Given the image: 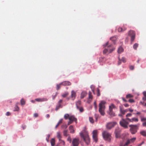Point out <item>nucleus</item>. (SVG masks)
I'll use <instances>...</instances> for the list:
<instances>
[{
    "label": "nucleus",
    "mask_w": 146,
    "mask_h": 146,
    "mask_svg": "<svg viewBox=\"0 0 146 146\" xmlns=\"http://www.w3.org/2000/svg\"><path fill=\"white\" fill-rule=\"evenodd\" d=\"M80 135L86 144L88 145L90 143V140L88 132L86 130H84L83 132L80 133Z\"/></svg>",
    "instance_id": "f257e3e1"
},
{
    "label": "nucleus",
    "mask_w": 146,
    "mask_h": 146,
    "mask_svg": "<svg viewBox=\"0 0 146 146\" xmlns=\"http://www.w3.org/2000/svg\"><path fill=\"white\" fill-rule=\"evenodd\" d=\"M106 103V102L105 101H102L99 104V112L102 115H104L105 114L104 110L105 109Z\"/></svg>",
    "instance_id": "f03ea898"
},
{
    "label": "nucleus",
    "mask_w": 146,
    "mask_h": 146,
    "mask_svg": "<svg viewBox=\"0 0 146 146\" xmlns=\"http://www.w3.org/2000/svg\"><path fill=\"white\" fill-rule=\"evenodd\" d=\"M103 137L104 140L108 141H110L111 136V134L106 131H104L102 133Z\"/></svg>",
    "instance_id": "7ed1b4c3"
},
{
    "label": "nucleus",
    "mask_w": 146,
    "mask_h": 146,
    "mask_svg": "<svg viewBox=\"0 0 146 146\" xmlns=\"http://www.w3.org/2000/svg\"><path fill=\"white\" fill-rule=\"evenodd\" d=\"M104 47L107 46L109 53H111L115 49V47L112 45H109V42H107L106 44L104 45Z\"/></svg>",
    "instance_id": "20e7f679"
},
{
    "label": "nucleus",
    "mask_w": 146,
    "mask_h": 146,
    "mask_svg": "<svg viewBox=\"0 0 146 146\" xmlns=\"http://www.w3.org/2000/svg\"><path fill=\"white\" fill-rule=\"evenodd\" d=\"M127 120L126 119H122V120L120 121L119 123L120 125L122 127L126 128L128 127V122L126 121Z\"/></svg>",
    "instance_id": "39448f33"
},
{
    "label": "nucleus",
    "mask_w": 146,
    "mask_h": 146,
    "mask_svg": "<svg viewBox=\"0 0 146 146\" xmlns=\"http://www.w3.org/2000/svg\"><path fill=\"white\" fill-rule=\"evenodd\" d=\"M129 126L131 127L130 130L131 133L133 134H135L137 132V125H130Z\"/></svg>",
    "instance_id": "423d86ee"
},
{
    "label": "nucleus",
    "mask_w": 146,
    "mask_h": 146,
    "mask_svg": "<svg viewBox=\"0 0 146 146\" xmlns=\"http://www.w3.org/2000/svg\"><path fill=\"white\" fill-rule=\"evenodd\" d=\"M79 144V138H74L72 141V145L73 146H78Z\"/></svg>",
    "instance_id": "0eeeda50"
},
{
    "label": "nucleus",
    "mask_w": 146,
    "mask_h": 146,
    "mask_svg": "<svg viewBox=\"0 0 146 146\" xmlns=\"http://www.w3.org/2000/svg\"><path fill=\"white\" fill-rule=\"evenodd\" d=\"M92 133L93 138L94 140L96 142L98 140L97 138L98 131L97 130H94L93 131Z\"/></svg>",
    "instance_id": "6e6552de"
},
{
    "label": "nucleus",
    "mask_w": 146,
    "mask_h": 146,
    "mask_svg": "<svg viewBox=\"0 0 146 146\" xmlns=\"http://www.w3.org/2000/svg\"><path fill=\"white\" fill-rule=\"evenodd\" d=\"M116 124V123L115 122H112L108 123L107 125V128L108 129H110Z\"/></svg>",
    "instance_id": "1a4fd4ad"
},
{
    "label": "nucleus",
    "mask_w": 146,
    "mask_h": 146,
    "mask_svg": "<svg viewBox=\"0 0 146 146\" xmlns=\"http://www.w3.org/2000/svg\"><path fill=\"white\" fill-rule=\"evenodd\" d=\"M121 130L118 127L116 128L115 131V133L116 138H118L120 136Z\"/></svg>",
    "instance_id": "9d476101"
},
{
    "label": "nucleus",
    "mask_w": 146,
    "mask_h": 146,
    "mask_svg": "<svg viewBox=\"0 0 146 146\" xmlns=\"http://www.w3.org/2000/svg\"><path fill=\"white\" fill-rule=\"evenodd\" d=\"M93 98V96L92 94V93L89 92L88 94V102L90 103Z\"/></svg>",
    "instance_id": "9b49d317"
},
{
    "label": "nucleus",
    "mask_w": 146,
    "mask_h": 146,
    "mask_svg": "<svg viewBox=\"0 0 146 146\" xmlns=\"http://www.w3.org/2000/svg\"><path fill=\"white\" fill-rule=\"evenodd\" d=\"M141 121L143 122L142 126L146 127V118L141 117Z\"/></svg>",
    "instance_id": "f8f14e48"
},
{
    "label": "nucleus",
    "mask_w": 146,
    "mask_h": 146,
    "mask_svg": "<svg viewBox=\"0 0 146 146\" xmlns=\"http://www.w3.org/2000/svg\"><path fill=\"white\" fill-rule=\"evenodd\" d=\"M120 111L121 113L123 115H124L126 112V110L124 109L123 107L122 106H121L119 107Z\"/></svg>",
    "instance_id": "ddd939ff"
},
{
    "label": "nucleus",
    "mask_w": 146,
    "mask_h": 146,
    "mask_svg": "<svg viewBox=\"0 0 146 146\" xmlns=\"http://www.w3.org/2000/svg\"><path fill=\"white\" fill-rule=\"evenodd\" d=\"M35 100L38 102H42L46 101L47 100V99L46 98H38L35 99Z\"/></svg>",
    "instance_id": "4468645a"
},
{
    "label": "nucleus",
    "mask_w": 146,
    "mask_h": 146,
    "mask_svg": "<svg viewBox=\"0 0 146 146\" xmlns=\"http://www.w3.org/2000/svg\"><path fill=\"white\" fill-rule=\"evenodd\" d=\"M62 85L64 86H70L71 84V83L69 81H65L63 82L62 83Z\"/></svg>",
    "instance_id": "2eb2a0df"
},
{
    "label": "nucleus",
    "mask_w": 146,
    "mask_h": 146,
    "mask_svg": "<svg viewBox=\"0 0 146 146\" xmlns=\"http://www.w3.org/2000/svg\"><path fill=\"white\" fill-rule=\"evenodd\" d=\"M69 120L71 121L72 122L74 121H75L76 122L77 119L75 118L74 116L73 115L70 116V117H69Z\"/></svg>",
    "instance_id": "dca6fc26"
},
{
    "label": "nucleus",
    "mask_w": 146,
    "mask_h": 146,
    "mask_svg": "<svg viewBox=\"0 0 146 146\" xmlns=\"http://www.w3.org/2000/svg\"><path fill=\"white\" fill-rule=\"evenodd\" d=\"M126 119L129 121L132 122L133 121H135L137 122L138 121V119L137 118H133L131 119H129V118H127Z\"/></svg>",
    "instance_id": "f3484780"
},
{
    "label": "nucleus",
    "mask_w": 146,
    "mask_h": 146,
    "mask_svg": "<svg viewBox=\"0 0 146 146\" xmlns=\"http://www.w3.org/2000/svg\"><path fill=\"white\" fill-rule=\"evenodd\" d=\"M76 92L74 91H72L71 92V98H72L73 100L76 97Z\"/></svg>",
    "instance_id": "a211bd4d"
},
{
    "label": "nucleus",
    "mask_w": 146,
    "mask_h": 146,
    "mask_svg": "<svg viewBox=\"0 0 146 146\" xmlns=\"http://www.w3.org/2000/svg\"><path fill=\"white\" fill-rule=\"evenodd\" d=\"M86 94L87 93L86 92H82L81 94L80 98L81 99L83 98L86 96Z\"/></svg>",
    "instance_id": "6ab92c4d"
},
{
    "label": "nucleus",
    "mask_w": 146,
    "mask_h": 146,
    "mask_svg": "<svg viewBox=\"0 0 146 146\" xmlns=\"http://www.w3.org/2000/svg\"><path fill=\"white\" fill-rule=\"evenodd\" d=\"M126 29V28L125 27L123 28L121 27L119 28L118 29V31L119 32H122Z\"/></svg>",
    "instance_id": "aec40b11"
},
{
    "label": "nucleus",
    "mask_w": 146,
    "mask_h": 146,
    "mask_svg": "<svg viewBox=\"0 0 146 146\" xmlns=\"http://www.w3.org/2000/svg\"><path fill=\"white\" fill-rule=\"evenodd\" d=\"M69 129L70 131V133H74V127L72 125H70L69 126Z\"/></svg>",
    "instance_id": "412c9836"
},
{
    "label": "nucleus",
    "mask_w": 146,
    "mask_h": 146,
    "mask_svg": "<svg viewBox=\"0 0 146 146\" xmlns=\"http://www.w3.org/2000/svg\"><path fill=\"white\" fill-rule=\"evenodd\" d=\"M129 35L131 36L132 35H135V31H134L130 30L129 32Z\"/></svg>",
    "instance_id": "4be33fe9"
},
{
    "label": "nucleus",
    "mask_w": 146,
    "mask_h": 146,
    "mask_svg": "<svg viewBox=\"0 0 146 146\" xmlns=\"http://www.w3.org/2000/svg\"><path fill=\"white\" fill-rule=\"evenodd\" d=\"M123 49L121 47H120L118 48L117 50V52L118 53L120 54L123 52Z\"/></svg>",
    "instance_id": "5701e85b"
},
{
    "label": "nucleus",
    "mask_w": 146,
    "mask_h": 146,
    "mask_svg": "<svg viewBox=\"0 0 146 146\" xmlns=\"http://www.w3.org/2000/svg\"><path fill=\"white\" fill-rule=\"evenodd\" d=\"M50 143L52 146H54L55 144V140L54 138L52 139L50 141Z\"/></svg>",
    "instance_id": "b1692460"
},
{
    "label": "nucleus",
    "mask_w": 146,
    "mask_h": 146,
    "mask_svg": "<svg viewBox=\"0 0 146 146\" xmlns=\"http://www.w3.org/2000/svg\"><path fill=\"white\" fill-rule=\"evenodd\" d=\"M117 36H115L111 37L110 38V39L113 42H115L117 39Z\"/></svg>",
    "instance_id": "393cba45"
},
{
    "label": "nucleus",
    "mask_w": 146,
    "mask_h": 146,
    "mask_svg": "<svg viewBox=\"0 0 146 146\" xmlns=\"http://www.w3.org/2000/svg\"><path fill=\"white\" fill-rule=\"evenodd\" d=\"M57 137L58 139L59 140H60L62 136L60 132H58L57 133Z\"/></svg>",
    "instance_id": "a878e982"
},
{
    "label": "nucleus",
    "mask_w": 146,
    "mask_h": 146,
    "mask_svg": "<svg viewBox=\"0 0 146 146\" xmlns=\"http://www.w3.org/2000/svg\"><path fill=\"white\" fill-rule=\"evenodd\" d=\"M140 134L143 136L146 137V131L143 130L140 132Z\"/></svg>",
    "instance_id": "bb28decb"
},
{
    "label": "nucleus",
    "mask_w": 146,
    "mask_h": 146,
    "mask_svg": "<svg viewBox=\"0 0 146 146\" xmlns=\"http://www.w3.org/2000/svg\"><path fill=\"white\" fill-rule=\"evenodd\" d=\"M109 114L111 117H113L115 116V113L113 111H109Z\"/></svg>",
    "instance_id": "cd10ccee"
},
{
    "label": "nucleus",
    "mask_w": 146,
    "mask_h": 146,
    "mask_svg": "<svg viewBox=\"0 0 146 146\" xmlns=\"http://www.w3.org/2000/svg\"><path fill=\"white\" fill-rule=\"evenodd\" d=\"M115 108V106L113 104H111L109 106V111H112V109Z\"/></svg>",
    "instance_id": "c85d7f7f"
},
{
    "label": "nucleus",
    "mask_w": 146,
    "mask_h": 146,
    "mask_svg": "<svg viewBox=\"0 0 146 146\" xmlns=\"http://www.w3.org/2000/svg\"><path fill=\"white\" fill-rule=\"evenodd\" d=\"M21 104L22 105H23L25 104V102L23 98H22L20 101Z\"/></svg>",
    "instance_id": "c756f323"
},
{
    "label": "nucleus",
    "mask_w": 146,
    "mask_h": 146,
    "mask_svg": "<svg viewBox=\"0 0 146 146\" xmlns=\"http://www.w3.org/2000/svg\"><path fill=\"white\" fill-rule=\"evenodd\" d=\"M133 96L130 94H129L126 96V98L128 99L129 98H133Z\"/></svg>",
    "instance_id": "7c9ffc66"
},
{
    "label": "nucleus",
    "mask_w": 146,
    "mask_h": 146,
    "mask_svg": "<svg viewBox=\"0 0 146 146\" xmlns=\"http://www.w3.org/2000/svg\"><path fill=\"white\" fill-rule=\"evenodd\" d=\"M62 107L61 105V104H58L57 105L55 110L56 111L58 110L60 108Z\"/></svg>",
    "instance_id": "2f4dec72"
},
{
    "label": "nucleus",
    "mask_w": 146,
    "mask_h": 146,
    "mask_svg": "<svg viewBox=\"0 0 146 146\" xmlns=\"http://www.w3.org/2000/svg\"><path fill=\"white\" fill-rule=\"evenodd\" d=\"M64 135L65 136H67L68 135V134L67 130H64L63 131Z\"/></svg>",
    "instance_id": "473e14b6"
},
{
    "label": "nucleus",
    "mask_w": 146,
    "mask_h": 146,
    "mask_svg": "<svg viewBox=\"0 0 146 146\" xmlns=\"http://www.w3.org/2000/svg\"><path fill=\"white\" fill-rule=\"evenodd\" d=\"M81 104V101H78L76 103V105L77 108H79V106Z\"/></svg>",
    "instance_id": "72a5a7b5"
},
{
    "label": "nucleus",
    "mask_w": 146,
    "mask_h": 146,
    "mask_svg": "<svg viewBox=\"0 0 146 146\" xmlns=\"http://www.w3.org/2000/svg\"><path fill=\"white\" fill-rule=\"evenodd\" d=\"M59 141L60 142V143L61 144V145H65V143L64 141L60 139V140H59Z\"/></svg>",
    "instance_id": "f704fd0d"
},
{
    "label": "nucleus",
    "mask_w": 146,
    "mask_h": 146,
    "mask_svg": "<svg viewBox=\"0 0 146 146\" xmlns=\"http://www.w3.org/2000/svg\"><path fill=\"white\" fill-rule=\"evenodd\" d=\"M69 115L68 114H66L64 116V117L65 119H69V117H70Z\"/></svg>",
    "instance_id": "c9c22d12"
},
{
    "label": "nucleus",
    "mask_w": 146,
    "mask_h": 146,
    "mask_svg": "<svg viewBox=\"0 0 146 146\" xmlns=\"http://www.w3.org/2000/svg\"><path fill=\"white\" fill-rule=\"evenodd\" d=\"M61 85H62V84L61 83H60L59 84H57L56 85V90H58L60 88L61 86Z\"/></svg>",
    "instance_id": "e433bc0d"
},
{
    "label": "nucleus",
    "mask_w": 146,
    "mask_h": 146,
    "mask_svg": "<svg viewBox=\"0 0 146 146\" xmlns=\"http://www.w3.org/2000/svg\"><path fill=\"white\" fill-rule=\"evenodd\" d=\"M138 46V44L137 43L135 44L133 46V48L135 50L137 49V48Z\"/></svg>",
    "instance_id": "4c0bfd02"
},
{
    "label": "nucleus",
    "mask_w": 146,
    "mask_h": 146,
    "mask_svg": "<svg viewBox=\"0 0 146 146\" xmlns=\"http://www.w3.org/2000/svg\"><path fill=\"white\" fill-rule=\"evenodd\" d=\"M131 42H133L135 38V35H132L131 36Z\"/></svg>",
    "instance_id": "58836bf2"
},
{
    "label": "nucleus",
    "mask_w": 146,
    "mask_h": 146,
    "mask_svg": "<svg viewBox=\"0 0 146 146\" xmlns=\"http://www.w3.org/2000/svg\"><path fill=\"white\" fill-rule=\"evenodd\" d=\"M19 107L17 105H16L15 107V110L14 111H19Z\"/></svg>",
    "instance_id": "ea45409f"
},
{
    "label": "nucleus",
    "mask_w": 146,
    "mask_h": 146,
    "mask_svg": "<svg viewBox=\"0 0 146 146\" xmlns=\"http://www.w3.org/2000/svg\"><path fill=\"white\" fill-rule=\"evenodd\" d=\"M81 112H82L84 111V109L82 107H79V108H77Z\"/></svg>",
    "instance_id": "a19ab883"
},
{
    "label": "nucleus",
    "mask_w": 146,
    "mask_h": 146,
    "mask_svg": "<svg viewBox=\"0 0 146 146\" xmlns=\"http://www.w3.org/2000/svg\"><path fill=\"white\" fill-rule=\"evenodd\" d=\"M136 137H134L130 139V140L131 143H133L136 140Z\"/></svg>",
    "instance_id": "79ce46f5"
},
{
    "label": "nucleus",
    "mask_w": 146,
    "mask_h": 146,
    "mask_svg": "<svg viewBox=\"0 0 146 146\" xmlns=\"http://www.w3.org/2000/svg\"><path fill=\"white\" fill-rule=\"evenodd\" d=\"M89 120L90 122H91L92 123H93L94 122V120L92 117H89Z\"/></svg>",
    "instance_id": "37998d69"
},
{
    "label": "nucleus",
    "mask_w": 146,
    "mask_h": 146,
    "mask_svg": "<svg viewBox=\"0 0 146 146\" xmlns=\"http://www.w3.org/2000/svg\"><path fill=\"white\" fill-rule=\"evenodd\" d=\"M67 127V125L66 124H64L62 125L61 127L63 129H66Z\"/></svg>",
    "instance_id": "c03bdc74"
},
{
    "label": "nucleus",
    "mask_w": 146,
    "mask_h": 146,
    "mask_svg": "<svg viewBox=\"0 0 146 146\" xmlns=\"http://www.w3.org/2000/svg\"><path fill=\"white\" fill-rule=\"evenodd\" d=\"M90 88L92 89V91L93 92V93L94 94V86L92 85V86H91Z\"/></svg>",
    "instance_id": "a18cd8bd"
},
{
    "label": "nucleus",
    "mask_w": 146,
    "mask_h": 146,
    "mask_svg": "<svg viewBox=\"0 0 146 146\" xmlns=\"http://www.w3.org/2000/svg\"><path fill=\"white\" fill-rule=\"evenodd\" d=\"M50 135L49 134H48L47 135V137L46 138V140L47 142H49V139L50 137Z\"/></svg>",
    "instance_id": "49530a36"
},
{
    "label": "nucleus",
    "mask_w": 146,
    "mask_h": 146,
    "mask_svg": "<svg viewBox=\"0 0 146 146\" xmlns=\"http://www.w3.org/2000/svg\"><path fill=\"white\" fill-rule=\"evenodd\" d=\"M108 52V48L107 49H105L103 50V53L104 54H106L107 52Z\"/></svg>",
    "instance_id": "de8ad7c7"
},
{
    "label": "nucleus",
    "mask_w": 146,
    "mask_h": 146,
    "mask_svg": "<svg viewBox=\"0 0 146 146\" xmlns=\"http://www.w3.org/2000/svg\"><path fill=\"white\" fill-rule=\"evenodd\" d=\"M121 60L123 62H126V60L125 58L123 57L122 58Z\"/></svg>",
    "instance_id": "09e8293b"
},
{
    "label": "nucleus",
    "mask_w": 146,
    "mask_h": 146,
    "mask_svg": "<svg viewBox=\"0 0 146 146\" xmlns=\"http://www.w3.org/2000/svg\"><path fill=\"white\" fill-rule=\"evenodd\" d=\"M68 95V94L67 93H66L63 94L62 95V96L63 97H65Z\"/></svg>",
    "instance_id": "8fccbe9b"
},
{
    "label": "nucleus",
    "mask_w": 146,
    "mask_h": 146,
    "mask_svg": "<svg viewBox=\"0 0 146 146\" xmlns=\"http://www.w3.org/2000/svg\"><path fill=\"white\" fill-rule=\"evenodd\" d=\"M67 140L68 141H69L70 143L71 142L72 140L70 136L68 137Z\"/></svg>",
    "instance_id": "3c124183"
},
{
    "label": "nucleus",
    "mask_w": 146,
    "mask_h": 146,
    "mask_svg": "<svg viewBox=\"0 0 146 146\" xmlns=\"http://www.w3.org/2000/svg\"><path fill=\"white\" fill-rule=\"evenodd\" d=\"M98 115L97 114H95V118L96 121H97L98 118Z\"/></svg>",
    "instance_id": "603ef678"
},
{
    "label": "nucleus",
    "mask_w": 146,
    "mask_h": 146,
    "mask_svg": "<svg viewBox=\"0 0 146 146\" xmlns=\"http://www.w3.org/2000/svg\"><path fill=\"white\" fill-rule=\"evenodd\" d=\"M130 143H131V141L130 140H128L126 142V143H125V145H128Z\"/></svg>",
    "instance_id": "864d4df0"
},
{
    "label": "nucleus",
    "mask_w": 146,
    "mask_h": 146,
    "mask_svg": "<svg viewBox=\"0 0 146 146\" xmlns=\"http://www.w3.org/2000/svg\"><path fill=\"white\" fill-rule=\"evenodd\" d=\"M128 101L130 103H133L135 102L134 100L132 99H129Z\"/></svg>",
    "instance_id": "5fc2aeb1"
},
{
    "label": "nucleus",
    "mask_w": 146,
    "mask_h": 146,
    "mask_svg": "<svg viewBox=\"0 0 146 146\" xmlns=\"http://www.w3.org/2000/svg\"><path fill=\"white\" fill-rule=\"evenodd\" d=\"M97 95L98 96H99L100 95V90L99 89H98V90H97Z\"/></svg>",
    "instance_id": "6e6d98bb"
},
{
    "label": "nucleus",
    "mask_w": 146,
    "mask_h": 146,
    "mask_svg": "<svg viewBox=\"0 0 146 146\" xmlns=\"http://www.w3.org/2000/svg\"><path fill=\"white\" fill-rule=\"evenodd\" d=\"M132 115V114L131 113H128L126 115V116L127 117H131Z\"/></svg>",
    "instance_id": "4d7b16f0"
},
{
    "label": "nucleus",
    "mask_w": 146,
    "mask_h": 146,
    "mask_svg": "<svg viewBox=\"0 0 146 146\" xmlns=\"http://www.w3.org/2000/svg\"><path fill=\"white\" fill-rule=\"evenodd\" d=\"M62 119H60L59 120V121L58 123V124L59 125H60V124L62 123Z\"/></svg>",
    "instance_id": "13d9d810"
},
{
    "label": "nucleus",
    "mask_w": 146,
    "mask_h": 146,
    "mask_svg": "<svg viewBox=\"0 0 146 146\" xmlns=\"http://www.w3.org/2000/svg\"><path fill=\"white\" fill-rule=\"evenodd\" d=\"M130 69L131 70H133L134 68V67L133 66H131L129 67Z\"/></svg>",
    "instance_id": "bf43d9fd"
},
{
    "label": "nucleus",
    "mask_w": 146,
    "mask_h": 146,
    "mask_svg": "<svg viewBox=\"0 0 146 146\" xmlns=\"http://www.w3.org/2000/svg\"><path fill=\"white\" fill-rule=\"evenodd\" d=\"M34 116L35 117H37L38 116V114L37 113H35L34 115Z\"/></svg>",
    "instance_id": "052dcab7"
},
{
    "label": "nucleus",
    "mask_w": 146,
    "mask_h": 146,
    "mask_svg": "<svg viewBox=\"0 0 146 146\" xmlns=\"http://www.w3.org/2000/svg\"><path fill=\"white\" fill-rule=\"evenodd\" d=\"M62 100H59L58 102V104H61V103H62Z\"/></svg>",
    "instance_id": "680f3d73"
},
{
    "label": "nucleus",
    "mask_w": 146,
    "mask_h": 146,
    "mask_svg": "<svg viewBox=\"0 0 146 146\" xmlns=\"http://www.w3.org/2000/svg\"><path fill=\"white\" fill-rule=\"evenodd\" d=\"M124 106L125 107H129V105L128 104H124Z\"/></svg>",
    "instance_id": "e2e57ef3"
},
{
    "label": "nucleus",
    "mask_w": 146,
    "mask_h": 146,
    "mask_svg": "<svg viewBox=\"0 0 146 146\" xmlns=\"http://www.w3.org/2000/svg\"><path fill=\"white\" fill-rule=\"evenodd\" d=\"M10 115V113L9 112H7V113H6V115L7 116H9V115Z\"/></svg>",
    "instance_id": "0e129e2a"
},
{
    "label": "nucleus",
    "mask_w": 146,
    "mask_h": 146,
    "mask_svg": "<svg viewBox=\"0 0 146 146\" xmlns=\"http://www.w3.org/2000/svg\"><path fill=\"white\" fill-rule=\"evenodd\" d=\"M143 94L144 97H146V92H143Z\"/></svg>",
    "instance_id": "69168bd1"
},
{
    "label": "nucleus",
    "mask_w": 146,
    "mask_h": 146,
    "mask_svg": "<svg viewBox=\"0 0 146 146\" xmlns=\"http://www.w3.org/2000/svg\"><path fill=\"white\" fill-rule=\"evenodd\" d=\"M72 123V122L69 120V121L68 122V125H69L71 124Z\"/></svg>",
    "instance_id": "338daca9"
},
{
    "label": "nucleus",
    "mask_w": 146,
    "mask_h": 146,
    "mask_svg": "<svg viewBox=\"0 0 146 146\" xmlns=\"http://www.w3.org/2000/svg\"><path fill=\"white\" fill-rule=\"evenodd\" d=\"M142 99L143 101H146V97H143L142 98Z\"/></svg>",
    "instance_id": "774afa93"
}]
</instances>
